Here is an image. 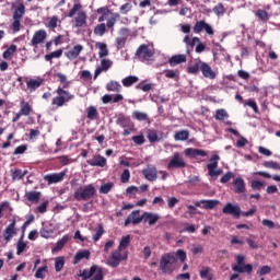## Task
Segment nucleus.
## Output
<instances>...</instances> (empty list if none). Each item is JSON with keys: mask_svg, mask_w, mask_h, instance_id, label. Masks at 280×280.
Returning a JSON list of instances; mask_svg holds the SVG:
<instances>
[{"mask_svg": "<svg viewBox=\"0 0 280 280\" xmlns=\"http://www.w3.org/2000/svg\"><path fill=\"white\" fill-rule=\"evenodd\" d=\"M96 14H100V18L97 19L100 24L94 27L95 36H104L108 30L113 32L115 25H117V21L121 19L119 12H113L108 5L100 7L96 10Z\"/></svg>", "mask_w": 280, "mask_h": 280, "instance_id": "nucleus-1", "label": "nucleus"}, {"mask_svg": "<svg viewBox=\"0 0 280 280\" xmlns=\"http://www.w3.org/2000/svg\"><path fill=\"white\" fill-rule=\"evenodd\" d=\"M55 78H58V82H60L61 85H59L55 91L56 96L51 100V105L56 106V108H62L65 104H69V102L75 100V95L65 90L69 89V84H71L67 81V75L62 74V72H57Z\"/></svg>", "mask_w": 280, "mask_h": 280, "instance_id": "nucleus-2", "label": "nucleus"}, {"mask_svg": "<svg viewBox=\"0 0 280 280\" xmlns=\"http://www.w3.org/2000/svg\"><path fill=\"white\" fill-rule=\"evenodd\" d=\"M97 195V189L93 184H88L85 186H80L73 194L74 200L77 202H89V200H93Z\"/></svg>", "mask_w": 280, "mask_h": 280, "instance_id": "nucleus-3", "label": "nucleus"}, {"mask_svg": "<svg viewBox=\"0 0 280 280\" xmlns=\"http://www.w3.org/2000/svg\"><path fill=\"white\" fill-rule=\"evenodd\" d=\"M77 14V16H75ZM74 27H86L88 22V15L86 12L82 11V3L78 2L74 3L72 9L68 12V18L73 19Z\"/></svg>", "mask_w": 280, "mask_h": 280, "instance_id": "nucleus-4", "label": "nucleus"}, {"mask_svg": "<svg viewBox=\"0 0 280 280\" xmlns=\"http://www.w3.org/2000/svg\"><path fill=\"white\" fill-rule=\"evenodd\" d=\"M174 264H176V256L171 253L164 254L160 259V270L163 275H172L174 272Z\"/></svg>", "mask_w": 280, "mask_h": 280, "instance_id": "nucleus-5", "label": "nucleus"}, {"mask_svg": "<svg viewBox=\"0 0 280 280\" xmlns=\"http://www.w3.org/2000/svg\"><path fill=\"white\" fill-rule=\"evenodd\" d=\"M236 264L232 265L233 272H238L240 275H244L245 272L247 275H250L253 272V265L245 264L246 256L240 254L235 256Z\"/></svg>", "mask_w": 280, "mask_h": 280, "instance_id": "nucleus-6", "label": "nucleus"}, {"mask_svg": "<svg viewBox=\"0 0 280 280\" xmlns=\"http://www.w3.org/2000/svg\"><path fill=\"white\" fill-rule=\"evenodd\" d=\"M154 49L148 44H141L136 50V57L140 62H150L154 58Z\"/></svg>", "mask_w": 280, "mask_h": 280, "instance_id": "nucleus-7", "label": "nucleus"}, {"mask_svg": "<svg viewBox=\"0 0 280 280\" xmlns=\"http://www.w3.org/2000/svg\"><path fill=\"white\" fill-rule=\"evenodd\" d=\"M16 235H19V229L16 228V219H12V221L3 230V233H2V237L4 240V246L5 244H10V242H12L13 237H16Z\"/></svg>", "mask_w": 280, "mask_h": 280, "instance_id": "nucleus-8", "label": "nucleus"}, {"mask_svg": "<svg viewBox=\"0 0 280 280\" xmlns=\"http://www.w3.org/2000/svg\"><path fill=\"white\" fill-rule=\"evenodd\" d=\"M187 167V162H185V158L178 152H175L167 164V170H183Z\"/></svg>", "mask_w": 280, "mask_h": 280, "instance_id": "nucleus-9", "label": "nucleus"}, {"mask_svg": "<svg viewBox=\"0 0 280 280\" xmlns=\"http://www.w3.org/2000/svg\"><path fill=\"white\" fill-rule=\"evenodd\" d=\"M32 115V105L26 101L20 102V110L12 118V122L16 124L21 117H30Z\"/></svg>", "mask_w": 280, "mask_h": 280, "instance_id": "nucleus-10", "label": "nucleus"}, {"mask_svg": "<svg viewBox=\"0 0 280 280\" xmlns=\"http://www.w3.org/2000/svg\"><path fill=\"white\" fill-rule=\"evenodd\" d=\"M194 34H200L201 32H206L208 36H213L214 31L213 26L207 23L205 20L197 21L192 27Z\"/></svg>", "mask_w": 280, "mask_h": 280, "instance_id": "nucleus-11", "label": "nucleus"}, {"mask_svg": "<svg viewBox=\"0 0 280 280\" xmlns=\"http://www.w3.org/2000/svg\"><path fill=\"white\" fill-rule=\"evenodd\" d=\"M128 259V253H125L124 255L121 254V250H115L112 253V256L109 257L108 260V266L112 268H117L121 261H126Z\"/></svg>", "mask_w": 280, "mask_h": 280, "instance_id": "nucleus-12", "label": "nucleus"}, {"mask_svg": "<svg viewBox=\"0 0 280 280\" xmlns=\"http://www.w3.org/2000/svg\"><path fill=\"white\" fill-rule=\"evenodd\" d=\"M45 40H47V31L38 30L33 34L30 45L31 47L37 49L39 45H43V43H45Z\"/></svg>", "mask_w": 280, "mask_h": 280, "instance_id": "nucleus-13", "label": "nucleus"}, {"mask_svg": "<svg viewBox=\"0 0 280 280\" xmlns=\"http://www.w3.org/2000/svg\"><path fill=\"white\" fill-rule=\"evenodd\" d=\"M222 213L225 215H233L235 220H240V215H242V208L237 205H233L231 202H228L223 208H222Z\"/></svg>", "mask_w": 280, "mask_h": 280, "instance_id": "nucleus-14", "label": "nucleus"}, {"mask_svg": "<svg viewBox=\"0 0 280 280\" xmlns=\"http://www.w3.org/2000/svg\"><path fill=\"white\" fill-rule=\"evenodd\" d=\"M65 176H67V170L60 173H51L44 176V180L48 183V185H56V183H62L65 180Z\"/></svg>", "mask_w": 280, "mask_h": 280, "instance_id": "nucleus-15", "label": "nucleus"}, {"mask_svg": "<svg viewBox=\"0 0 280 280\" xmlns=\"http://www.w3.org/2000/svg\"><path fill=\"white\" fill-rule=\"evenodd\" d=\"M88 165L91 167H106L107 160L101 154L94 155L92 159L86 161Z\"/></svg>", "mask_w": 280, "mask_h": 280, "instance_id": "nucleus-16", "label": "nucleus"}, {"mask_svg": "<svg viewBox=\"0 0 280 280\" xmlns=\"http://www.w3.org/2000/svg\"><path fill=\"white\" fill-rule=\"evenodd\" d=\"M142 174L144 178H147V180H150L151 183H154V180L159 178L156 166L154 165H149L147 168L142 171Z\"/></svg>", "mask_w": 280, "mask_h": 280, "instance_id": "nucleus-17", "label": "nucleus"}, {"mask_svg": "<svg viewBox=\"0 0 280 280\" xmlns=\"http://www.w3.org/2000/svg\"><path fill=\"white\" fill-rule=\"evenodd\" d=\"M142 221L144 222V224H149V226H154V224H156L159 222V220H161V217L156 213H152V212H144L142 214Z\"/></svg>", "mask_w": 280, "mask_h": 280, "instance_id": "nucleus-18", "label": "nucleus"}, {"mask_svg": "<svg viewBox=\"0 0 280 280\" xmlns=\"http://www.w3.org/2000/svg\"><path fill=\"white\" fill-rule=\"evenodd\" d=\"M203 78H209V80H215V71L211 69V66L209 63L201 61V69H200Z\"/></svg>", "mask_w": 280, "mask_h": 280, "instance_id": "nucleus-19", "label": "nucleus"}, {"mask_svg": "<svg viewBox=\"0 0 280 280\" xmlns=\"http://www.w3.org/2000/svg\"><path fill=\"white\" fill-rule=\"evenodd\" d=\"M45 80L42 78H37V79H28L26 81V86L28 89V91H31V93H33V91H36V89H40V86H43Z\"/></svg>", "mask_w": 280, "mask_h": 280, "instance_id": "nucleus-20", "label": "nucleus"}, {"mask_svg": "<svg viewBox=\"0 0 280 280\" xmlns=\"http://www.w3.org/2000/svg\"><path fill=\"white\" fill-rule=\"evenodd\" d=\"M83 49L84 47L82 45H75L71 50H68L66 52V57L68 58V60H75V58H78V56L82 54Z\"/></svg>", "mask_w": 280, "mask_h": 280, "instance_id": "nucleus-21", "label": "nucleus"}, {"mask_svg": "<svg viewBox=\"0 0 280 280\" xmlns=\"http://www.w3.org/2000/svg\"><path fill=\"white\" fill-rule=\"evenodd\" d=\"M184 152L186 156H190V159H196L198 156H207V151L201 149L188 148Z\"/></svg>", "mask_w": 280, "mask_h": 280, "instance_id": "nucleus-22", "label": "nucleus"}, {"mask_svg": "<svg viewBox=\"0 0 280 280\" xmlns=\"http://www.w3.org/2000/svg\"><path fill=\"white\" fill-rule=\"evenodd\" d=\"M58 23H60V20L58 19V15H52L50 18H47V21L45 23V27L49 30V32H56V27H58Z\"/></svg>", "mask_w": 280, "mask_h": 280, "instance_id": "nucleus-23", "label": "nucleus"}, {"mask_svg": "<svg viewBox=\"0 0 280 280\" xmlns=\"http://www.w3.org/2000/svg\"><path fill=\"white\" fill-rule=\"evenodd\" d=\"M183 62H187V55H174L168 60V65L171 67H176L177 65H183Z\"/></svg>", "mask_w": 280, "mask_h": 280, "instance_id": "nucleus-24", "label": "nucleus"}, {"mask_svg": "<svg viewBox=\"0 0 280 280\" xmlns=\"http://www.w3.org/2000/svg\"><path fill=\"white\" fill-rule=\"evenodd\" d=\"M85 113H86V119H89L90 121H95V119H100V112L95 106H89L85 109Z\"/></svg>", "mask_w": 280, "mask_h": 280, "instance_id": "nucleus-25", "label": "nucleus"}, {"mask_svg": "<svg viewBox=\"0 0 280 280\" xmlns=\"http://www.w3.org/2000/svg\"><path fill=\"white\" fill-rule=\"evenodd\" d=\"M130 117L124 115V114H119L117 119H116V125L120 126V128H130Z\"/></svg>", "mask_w": 280, "mask_h": 280, "instance_id": "nucleus-26", "label": "nucleus"}, {"mask_svg": "<svg viewBox=\"0 0 280 280\" xmlns=\"http://www.w3.org/2000/svg\"><path fill=\"white\" fill-rule=\"evenodd\" d=\"M70 236L69 234L63 235L55 245V247L52 248V253H60L61 249L65 248V246L67 245V242H69Z\"/></svg>", "mask_w": 280, "mask_h": 280, "instance_id": "nucleus-27", "label": "nucleus"}, {"mask_svg": "<svg viewBox=\"0 0 280 280\" xmlns=\"http://www.w3.org/2000/svg\"><path fill=\"white\" fill-rule=\"evenodd\" d=\"M24 198H26L28 202L37 203L40 200V191L31 190L28 192H25Z\"/></svg>", "mask_w": 280, "mask_h": 280, "instance_id": "nucleus-28", "label": "nucleus"}, {"mask_svg": "<svg viewBox=\"0 0 280 280\" xmlns=\"http://www.w3.org/2000/svg\"><path fill=\"white\" fill-rule=\"evenodd\" d=\"M25 16V4L23 2H20L19 5L14 9L12 19H23Z\"/></svg>", "mask_w": 280, "mask_h": 280, "instance_id": "nucleus-29", "label": "nucleus"}, {"mask_svg": "<svg viewBox=\"0 0 280 280\" xmlns=\"http://www.w3.org/2000/svg\"><path fill=\"white\" fill-rule=\"evenodd\" d=\"M219 161H220V155L213 154L210 158L209 163L207 164L208 172H212L213 170H218V162Z\"/></svg>", "mask_w": 280, "mask_h": 280, "instance_id": "nucleus-30", "label": "nucleus"}, {"mask_svg": "<svg viewBox=\"0 0 280 280\" xmlns=\"http://www.w3.org/2000/svg\"><path fill=\"white\" fill-rule=\"evenodd\" d=\"M90 257H91V252L88 250V249L78 252V253L74 255V265H75V264H80V261H82V259H89Z\"/></svg>", "mask_w": 280, "mask_h": 280, "instance_id": "nucleus-31", "label": "nucleus"}, {"mask_svg": "<svg viewBox=\"0 0 280 280\" xmlns=\"http://www.w3.org/2000/svg\"><path fill=\"white\" fill-rule=\"evenodd\" d=\"M234 187L236 194H244L246 191V184L242 179V177H238L234 180Z\"/></svg>", "mask_w": 280, "mask_h": 280, "instance_id": "nucleus-32", "label": "nucleus"}, {"mask_svg": "<svg viewBox=\"0 0 280 280\" xmlns=\"http://www.w3.org/2000/svg\"><path fill=\"white\" fill-rule=\"evenodd\" d=\"M201 202L203 205L202 208L208 210L215 209L220 205L218 199H202Z\"/></svg>", "mask_w": 280, "mask_h": 280, "instance_id": "nucleus-33", "label": "nucleus"}, {"mask_svg": "<svg viewBox=\"0 0 280 280\" xmlns=\"http://www.w3.org/2000/svg\"><path fill=\"white\" fill-rule=\"evenodd\" d=\"M129 217L131 219V224H141V222H143V214L141 215L139 210H133Z\"/></svg>", "mask_w": 280, "mask_h": 280, "instance_id": "nucleus-34", "label": "nucleus"}, {"mask_svg": "<svg viewBox=\"0 0 280 280\" xmlns=\"http://www.w3.org/2000/svg\"><path fill=\"white\" fill-rule=\"evenodd\" d=\"M106 90L113 93H119L121 91V84L117 81H109L106 84Z\"/></svg>", "mask_w": 280, "mask_h": 280, "instance_id": "nucleus-35", "label": "nucleus"}, {"mask_svg": "<svg viewBox=\"0 0 280 280\" xmlns=\"http://www.w3.org/2000/svg\"><path fill=\"white\" fill-rule=\"evenodd\" d=\"M16 45H11L7 50L3 51L2 58H4V60H12V56L16 54Z\"/></svg>", "mask_w": 280, "mask_h": 280, "instance_id": "nucleus-36", "label": "nucleus"}, {"mask_svg": "<svg viewBox=\"0 0 280 280\" xmlns=\"http://www.w3.org/2000/svg\"><path fill=\"white\" fill-rule=\"evenodd\" d=\"M175 141H187L189 139V130H179L174 135Z\"/></svg>", "mask_w": 280, "mask_h": 280, "instance_id": "nucleus-37", "label": "nucleus"}, {"mask_svg": "<svg viewBox=\"0 0 280 280\" xmlns=\"http://www.w3.org/2000/svg\"><path fill=\"white\" fill-rule=\"evenodd\" d=\"M212 12L215 14V16H224V14H226V8L222 2H219L213 7Z\"/></svg>", "mask_w": 280, "mask_h": 280, "instance_id": "nucleus-38", "label": "nucleus"}, {"mask_svg": "<svg viewBox=\"0 0 280 280\" xmlns=\"http://www.w3.org/2000/svg\"><path fill=\"white\" fill-rule=\"evenodd\" d=\"M24 237H25V234H22L18 241L16 255H21L22 253H25V249L27 248V243L23 242Z\"/></svg>", "mask_w": 280, "mask_h": 280, "instance_id": "nucleus-39", "label": "nucleus"}, {"mask_svg": "<svg viewBox=\"0 0 280 280\" xmlns=\"http://www.w3.org/2000/svg\"><path fill=\"white\" fill-rule=\"evenodd\" d=\"M121 82H122V86L128 89L129 86H132V84H137V82H139V78L135 75H129L122 79Z\"/></svg>", "mask_w": 280, "mask_h": 280, "instance_id": "nucleus-40", "label": "nucleus"}, {"mask_svg": "<svg viewBox=\"0 0 280 280\" xmlns=\"http://www.w3.org/2000/svg\"><path fill=\"white\" fill-rule=\"evenodd\" d=\"M96 47L97 49H100L98 51L100 58H106V56H108V46H106V44L98 42L96 43Z\"/></svg>", "mask_w": 280, "mask_h": 280, "instance_id": "nucleus-41", "label": "nucleus"}, {"mask_svg": "<svg viewBox=\"0 0 280 280\" xmlns=\"http://www.w3.org/2000/svg\"><path fill=\"white\" fill-rule=\"evenodd\" d=\"M199 277L201 279L213 280V273H211V268L210 267H203L199 271Z\"/></svg>", "mask_w": 280, "mask_h": 280, "instance_id": "nucleus-42", "label": "nucleus"}, {"mask_svg": "<svg viewBox=\"0 0 280 280\" xmlns=\"http://www.w3.org/2000/svg\"><path fill=\"white\" fill-rule=\"evenodd\" d=\"M147 139L150 141V143H156V141H159V132L154 129H148Z\"/></svg>", "mask_w": 280, "mask_h": 280, "instance_id": "nucleus-43", "label": "nucleus"}, {"mask_svg": "<svg viewBox=\"0 0 280 280\" xmlns=\"http://www.w3.org/2000/svg\"><path fill=\"white\" fill-rule=\"evenodd\" d=\"M201 66H202V60L195 62L194 65H191L187 68V73L196 75V73H198L200 71Z\"/></svg>", "mask_w": 280, "mask_h": 280, "instance_id": "nucleus-44", "label": "nucleus"}, {"mask_svg": "<svg viewBox=\"0 0 280 280\" xmlns=\"http://www.w3.org/2000/svg\"><path fill=\"white\" fill-rule=\"evenodd\" d=\"M27 175V171H22L21 168H16L12 172V180H22L23 177Z\"/></svg>", "mask_w": 280, "mask_h": 280, "instance_id": "nucleus-45", "label": "nucleus"}, {"mask_svg": "<svg viewBox=\"0 0 280 280\" xmlns=\"http://www.w3.org/2000/svg\"><path fill=\"white\" fill-rule=\"evenodd\" d=\"M214 119L218 121H224V119H229V113L224 109H217Z\"/></svg>", "mask_w": 280, "mask_h": 280, "instance_id": "nucleus-46", "label": "nucleus"}, {"mask_svg": "<svg viewBox=\"0 0 280 280\" xmlns=\"http://www.w3.org/2000/svg\"><path fill=\"white\" fill-rule=\"evenodd\" d=\"M48 272H49V267H47V266L40 267L35 272V278L36 279H45V277L47 276Z\"/></svg>", "mask_w": 280, "mask_h": 280, "instance_id": "nucleus-47", "label": "nucleus"}, {"mask_svg": "<svg viewBox=\"0 0 280 280\" xmlns=\"http://www.w3.org/2000/svg\"><path fill=\"white\" fill-rule=\"evenodd\" d=\"M256 16L259 19V21H262V23H267V21L270 19L268 11L261 9L256 11Z\"/></svg>", "mask_w": 280, "mask_h": 280, "instance_id": "nucleus-48", "label": "nucleus"}, {"mask_svg": "<svg viewBox=\"0 0 280 280\" xmlns=\"http://www.w3.org/2000/svg\"><path fill=\"white\" fill-rule=\"evenodd\" d=\"M256 176H262V178H272V180H276L277 183H280V175H270V173H266V172H256L255 173Z\"/></svg>", "mask_w": 280, "mask_h": 280, "instance_id": "nucleus-49", "label": "nucleus"}, {"mask_svg": "<svg viewBox=\"0 0 280 280\" xmlns=\"http://www.w3.org/2000/svg\"><path fill=\"white\" fill-rule=\"evenodd\" d=\"M133 119H137V121H148V114L143 112L136 110L132 113Z\"/></svg>", "mask_w": 280, "mask_h": 280, "instance_id": "nucleus-50", "label": "nucleus"}, {"mask_svg": "<svg viewBox=\"0 0 280 280\" xmlns=\"http://www.w3.org/2000/svg\"><path fill=\"white\" fill-rule=\"evenodd\" d=\"M102 235H104V225L98 224L95 234L93 235V242H100L102 240Z\"/></svg>", "mask_w": 280, "mask_h": 280, "instance_id": "nucleus-51", "label": "nucleus"}, {"mask_svg": "<svg viewBox=\"0 0 280 280\" xmlns=\"http://www.w3.org/2000/svg\"><path fill=\"white\" fill-rule=\"evenodd\" d=\"M114 187H115V184H114L113 182L103 184V185L100 187V194H109L110 190H112Z\"/></svg>", "mask_w": 280, "mask_h": 280, "instance_id": "nucleus-52", "label": "nucleus"}, {"mask_svg": "<svg viewBox=\"0 0 280 280\" xmlns=\"http://www.w3.org/2000/svg\"><path fill=\"white\" fill-rule=\"evenodd\" d=\"M65 268V257H57L55 259V270L60 272Z\"/></svg>", "mask_w": 280, "mask_h": 280, "instance_id": "nucleus-53", "label": "nucleus"}, {"mask_svg": "<svg viewBox=\"0 0 280 280\" xmlns=\"http://www.w3.org/2000/svg\"><path fill=\"white\" fill-rule=\"evenodd\" d=\"M128 12H132V3L126 2L119 8V15L121 14H128Z\"/></svg>", "mask_w": 280, "mask_h": 280, "instance_id": "nucleus-54", "label": "nucleus"}, {"mask_svg": "<svg viewBox=\"0 0 280 280\" xmlns=\"http://www.w3.org/2000/svg\"><path fill=\"white\" fill-rule=\"evenodd\" d=\"M129 244H130V235L122 236L118 246L119 250H124L128 248Z\"/></svg>", "mask_w": 280, "mask_h": 280, "instance_id": "nucleus-55", "label": "nucleus"}, {"mask_svg": "<svg viewBox=\"0 0 280 280\" xmlns=\"http://www.w3.org/2000/svg\"><path fill=\"white\" fill-rule=\"evenodd\" d=\"M11 30H12L13 34L21 32V20L13 18V22L11 24Z\"/></svg>", "mask_w": 280, "mask_h": 280, "instance_id": "nucleus-56", "label": "nucleus"}, {"mask_svg": "<svg viewBox=\"0 0 280 280\" xmlns=\"http://www.w3.org/2000/svg\"><path fill=\"white\" fill-rule=\"evenodd\" d=\"M264 167H267L268 170H280V165L277 162L273 161H266L262 163Z\"/></svg>", "mask_w": 280, "mask_h": 280, "instance_id": "nucleus-57", "label": "nucleus"}, {"mask_svg": "<svg viewBox=\"0 0 280 280\" xmlns=\"http://www.w3.org/2000/svg\"><path fill=\"white\" fill-rule=\"evenodd\" d=\"M52 233H54V231H51L47 228H42L39 231L40 237H44L45 240H49V237H51Z\"/></svg>", "mask_w": 280, "mask_h": 280, "instance_id": "nucleus-58", "label": "nucleus"}, {"mask_svg": "<svg viewBox=\"0 0 280 280\" xmlns=\"http://www.w3.org/2000/svg\"><path fill=\"white\" fill-rule=\"evenodd\" d=\"M131 139L136 145H143L145 143V137L143 135L133 136Z\"/></svg>", "mask_w": 280, "mask_h": 280, "instance_id": "nucleus-59", "label": "nucleus"}, {"mask_svg": "<svg viewBox=\"0 0 280 280\" xmlns=\"http://www.w3.org/2000/svg\"><path fill=\"white\" fill-rule=\"evenodd\" d=\"M128 39H126V37H117L116 38V49H124V47H126V42Z\"/></svg>", "mask_w": 280, "mask_h": 280, "instance_id": "nucleus-60", "label": "nucleus"}, {"mask_svg": "<svg viewBox=\"0 0 280 280\" xmlns=\"http://www.w3.org/2000/svg\"><path fill=\"white\" fill-rule=\"evenodd\" d=\"M231 178H235V174H233V172H228L221 177L220 183H222L224 185V184L229 183V180H231Z\"/></svg>", "mask_w": 280, "mask_h": 280, "instance_id": "nucleus-61", "label": "nucleus"}, {"mask_svg": "<svg viewBox=\"0 0 280 280\" xmlns=\"http://www.w3.org/2000/svg\"><path fill=\"white\" fill-rule=\"evenodd\" d=\"M113 67V61H110L109 59H102L101 60V68L104 71H108V69Z\"/></svg>", "mask_w": 280, "mask_h": 280, "instance_id": "nucleus-62", "label": "nucleus"}, {"mask_svg": "<svg viewBox=\"0 0 280 280\" xmlns=\"http://www.w3.org/2000/svg\"><path fill=\"white\" fill-rule=\"evenodd\" d=\"M165 78H168L170 80H174L175 78H178V70H165Z\"/></svg>", "mask_w": 280, "mask_h": 280, "instance_id": "nucleus-63", "label": "nucleus"}, {"mask_svg": "<svg viewBox=\"0 0 280 280\" xmlns=\"http://www.w3.org/2000/svg\"><path fill=\"white\" fill-rule=\"evenodd\" d=\"M121 183H128L130 180V171L126 168L120 175Z\"/></svg>", "mask_w": 280, "mask_h": 280, "instance_id": "nucleus-64", "label": "nucleus"}]
</instances>
